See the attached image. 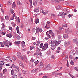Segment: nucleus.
Wrapping results in <instances>:
<instances>
[{
	"label": "nucleus",
	"mask_w": 78,
	"mask_h": 78,
	"mask_svg": "<svg viewBox=\"0 0 78 78\" xmlns=\"http://www.w3.org/2000/svg\"><path fill=\"white\" fill-rule=\"evenodd\" d=\"M46 34L47 36H48L49 38H50L51 36H52V37H54V36H55L53 32L51 30H49V33L48 32H46Z\"/></svg>",
	"instance_id": "obj_1"
},
{
	"label": "nucleus",
	"mask_w": 78,
	"mask_h": 78,
	"mask_svg": "<svg viewBox=\"0 0 78 78\" xmlns=\"http://www.w3.org/2000/svg\"><path fill=\"white\" fill-rule=\"evenodd\" d=\"M61 41L58 40V41H50V44H54L56 46H57L60 44Z\"/></svg>",
	"instance_id": "obj_2"
},
{
	"label": "nucleus",
	"mask_w": 78,
	"mask_h": 78,
	"mask_svg": "<svg viewBox=\"0 0 78 78\" xmlns=\"http://www.w3.org/2000/svg\"><path fill=\"white\" fill-rule=\"evenodd\" d=\"M72 44L70 41H66L64 43V45L65 47H67L68 45H70Z\"/></svg>",
	"instance_id": "obj_3"
},
{
	"label": "nucleus",
	"mask_w": 78,
	"mask_h": 78,
	"mask_svg": "<svg viewBox=\"0 0 78 78\" xmlns=\"http://www.w3.org/2000/svg\"><path fill=\"white\" fill-rule=\"evenodd\" d=\"M48 48V44L47 43H46L44 44L43 47L42 48V49L43 50H45L47 48Z\"/></svg>",
	"instance_id": "obj_4"
},
{
	"label": "nucleus",
	"mask_w": 78,
	"mask_h": 78,
	"mask_svg": "<svg viewBox=\"0 0 78 78\" xmlns=\"http://www.w3.org/2000/svg\"><path fill=\"white\" fill-rule=\"evenodd\" d=\"M5 62L3 61L0 62V71H1L2 69V66L4 65Z\"/></svg>",
	"instance_id": "obj_5"
},
{
	"label": "nucleus",
	"mask_w": 78,
	"mask_h": 78,
	"mask_svg": "<svg viewBox=\"0 0 78 78\" xmlns=\"http://www.w3.org/2000/svg\"><path fill=\"white\" fill-rule=\"evenodd\" d=\"M51 68V65H48L45 67V70H48L50 69Z\"/></svg>",
	"instance_id": "obj_6"
},
{
	"label": "nucleus",
	"mask_w": 78,
	"mask_h": 78,
	"mask_svg": "<svg viewBox=\"0 0 78 78\" xmlns=\"http://www.w3.org/2000/svg\"><path fill=\"white\" fill-rule=\"evenodd\" d=\"M20 58H21L22 60H28L27 59V56L25 55H24L23 56L22 55Z\"/></svg>",
	"instance_id": "obj_7"
},
{
	"label": "nucleus",
	"mask_w": 78,
	"mask_h": 78,
	"mask_svg": "<svg viewBox=\"0 0 78 78\" xmlns=\"http://www.w3.org/2000/svg\"><path fill=\"white\" fill-rule=\"evenodd\" d=\"M3 42L4 43L5 45H6V46H8V44H9V41L8 40L4 41Z\"/></svg>",
	"instance_id": "obj_8"
},
{
	"label": "nucleus",
	"mask_w": 78,
	"mask_h": 78,
	"mask_svg": "<svg viewBox=\"0 0 78 78\" xmlns=\"http://www.w3.org/2000/svg\"><path fill=\"white\" fill-rule=\"evenodd\" d=\"M52 44V45H51V50H53L54 49H55V48H56L55 47V44Z\"/></svg>",
	"instance_id": "obj_9"
},
{
	"label": "nucleus",
	"mask_w": 78,
	"mask_h": 78,
	"mask_svg": "<svg viewBox=\"0 0 78 78\" xmlns=\"http://www.w3.org/2000/svg\"><path fill=\"white\" fill-rule=\"evenodd\" d=\"M66 12H63L62 14L61 15V16L63 18H65V17H66Z\"/></svg>",
	"instance_id": "obj_10"
},
{
	"label": "nucleus",
	"mask_w": 78,
	"mask_h": 78,
	"mask_svg": "<svg viewBox=\"0 0 78 78\" xmlns=\"http://www.w3.org/2000/svg\"><path fill=\"white\" fill-rule=\"evenodd\" d=\"M25 42H24L23 41L21 44V46H22V47L23 48L24 47H25Z\"/></svg>",
	"instance_id": "obj_11"
},
{
	"label": "nucleus",
	"mask_w": 78,
	"mask_h": 78,
	"mask_svg": "<svg viewBox=\"0 0 78 78\" xmlns=\"http://www.w3.org/2000/svg\"><path fill=\"white\" fill-rule=\"evenodd\" d=\"M17 55L19 58H21L22 56H21V53H20V52H17Z\"/></svg>",
	"instance_id": "obj_12"
},
{
	"label": "nucleus",
	"mask_w": 78,
	"mask_h": 78,
	"mask_svg": "<svg viewBox=\"0 0 78 78\" xmlns=\"http://www.w3.org/2000/svg\"><path fill=\"white\" fill-rule=\"evenodd\" d=\"M65 32L66 33H71L72 32V31L66 29L65 30Z\"/></svg>",
	"instance_id": "obj_13"
},
{
	"label": "nucleus",
	"mask_w": 78,
	"mask_h": 78,
	"mask_svg": "<svg viewBox=\"0 0 78 78\" xmlns=\"http://www.w3.org/2000/svg\"><path fill=\"white\" fill-rule=\"evenodd\" d=\"M45 28L46 29L50 28V25L49 24H47L46 25Z\"/></svg>",
	"instance_id": "obj_14"
},
{
	"label": "nucleus",
	"mask_w": 78,
	"mask_h": 78,
	"mask_svg": "<svg viewBox=\"0 0 78 78\" xmlns=\"http://www.w3.org/2000/svg\"><path fill=\"white\" fill-rule=\"evenodd\" d=\"M6 36L9 37V38H11V37H12V35L11 33H9L6 35Z\"/></svg>",
	"instance_id": "obj_15"
},
{
	"label": "nucleus",
	"mask_w": 78,
	"mask_h": 78,
	"mask_svg": "<svg viewBox=\"0 0 78 78\" xmlns=\"http://www.w3.org/2000/svg\"><path fill=\"white\" fill-rule=\"evenodd\" d=\"M39 66L40 68H43V67H44V66L42 64V62H41L40 63V64L39 65Z\"/></svg>",
	"instance_id": "obj_16"
},
{
	"label": "nucleus",
	"mask_w": 78,
	"mask_h": 78,
	"mask_svg": "<svg viewBox=\"0 0 78 78\" xmlns=\"http://www.w3.org/2000/svg\"><path fill=\"white\" fill-rule=\"evenodd\" d=\"M73 43H74V44H77L78 43V41H77V39H73Z\"/></svg>",
	"instance_id": "obj_17"
},
{
	"label": "nucleus",
	"mask_w": 78,
	"mask_h": 78,
	"mask_svg": "<svg viewBox=\"0 0 78 78\" xmlns=\"http://www.w3.org/2000/svg\"><path fill=\"white\" fill-rule=\"evenodd\" d=\"M34 12H39V10L38 9H34Z\"/></svg>",
	"instance_id": "obj_18"
},
{
	"label": "nucleus",
	"mask_w": 78,
	"mask_h": 78,
	"mask_svg": "<svg viewBox=\"0 0 78 78\" xmlns=\"http://www.w3.org/2000/svg\"><path fill=\"white\" fill-rule=\"evenodd\" d=\"M18 62L20 66H21L23 67H24V66H23V64H22V62L21 61H19Z\"/></svg>",
	"instance_id": "obj_19"
},
{
	"label": "nucleus",
	"mask_w": 78,
	"mask_h": 78,
	"mask_svg": "<svg viewBox=\"0 0 78 78\" xmlns=\"http://www.w3.org/2000/svg\"><path fill=\"white\" fill-rule=\"evenodd\" d=\"M61 8V6H56V9L57 10H59V9H60Z\"/></svg>",
	"instance_id": "obj_20"
},
{
	"label": "nucleus",
	"mask_w": 78,
	"mask_h": 78,
	"mask_svg": "<svg viewBox=\"0 0 78 78\" xmlns=\"http://www.w3.org/2000/svg\"><path fill=\"white\" fill-rule=\"evenodd\" d=\"M21 42V41H15L14 42V44L16 45H19L20 44Z\"/></svg>",
	"instance_id": "obj_21"
},
{
	"label": "nucleus",
	"mask_w": 78,
	"mask_h": 78,
	"mask_svg": "<svg viewBox=\"0 0 78 78\" xmlns=\"http://www.w3.org/2000/svg\"><path fill=\"white\" fill-rule=\"evenodd\" d=\"M39 27H37L36 28V33H39Z\"/></svg>",
	"instance_id": "obj_22"
},
{
	"label": "nucleus",
	"mask_w": 78,
	"mask_h": 78,
	"mask_svg": "<svg viewBox=\"0 0 78 78\" xmlns=\"http://www.w3.org/2000/svg\"><path fill=\"white\" fill-rule=\"evenodd\" d=\"M19 71V69L18 67H16L15 69V72H18Z\"/></svg>",
	"instance_id": "obj_23"
},
{
	"label": "nucleus",
	"mask_w": 78,
	"mask_h": 78,
	"mask_svg": "<svg viewBox=\"0 0 78 78\" xmlns=\"http://www.w3.org/2000/svg\"><path fill=\"white\" fill-rule=\"evenodd\" d=\"M39 19H37L35 21V22L36 24H37V23H39Z\"/></svg>",
	"instance_id": "obj_24"
},
{
	"label": "nucleus",
	"mask_w": 78,
	"mask_h": 78,
	"mask_svg": "<svg viewBox=\"0 0 78 78\" xmlns=\"http://www.w3.org/2000/svg\"><path fill=\"white\" fill-rule=\"evenodd\" d=\"M63 37L65 39H67V38H68V35L67 34H64L63 35Z\"/></svg>",
	"instance_id": "obj_25"
},
{
	"label": "nucleus",
	"mask_w": 78,
	"mask_h": 78,
	"mask_svg": "<svg viewBox=\"0 0 78 78\" xmlns=\"http://www.w3.org/2000/svg\"><path fill=\"white\" fill-rule=\"evenodd\" d=\"M38 70H39V68H37L35 69H33L31 72V73H33V72H37V71Z\"/></svg>",
	"instance_id": "obj_26"
},
{
	"label": "nucleus",
	"mask_w": 78,
	"mask_h": 78,
	"mask_svg": "<svg viewBox=\"0 0 78 78\" xmlns=\"http://www.w3.org/2000/svg\"><path fill=\"white\" fill-rule=\"evenodd\" d=\"M41 41H37L36 45H37V47H38L39 45V44H40V43H41Z\"/></svg>",
	"instance_id": "obj_27"
},
{
	"label": "nucleus",
	"mask_w": 78,
	"mask_h": 78,
	"mask_svg": "<svg viewBox=\"0 0 78 78\" xmlns=\"http://www.w3.org/2000/svg\"><path fill=\"white\" fill-rule=\"evenodd\" d=\"M58 41L61 42V35H58Z\"/></svg>",
	"instance_id": "obj_28"
},
{
	"label": "nucleus",
	"mask_w": 78,
	"mask_h": 78,
	"mask_svg": "<svg viewBox=\"0 0 78 78\" xmlns=\"http://www.w3.org/2000/svg\"><path fill=\"white\" fill-rule=\"evenodd\" d=\"M30 50H34V48H35V47H34V46H31L30 47Z\"/></svg>",
	"instance_id": "obj_29"
},
{
	"label": "nucleus",
	"mask_w": 78,
	"mask_h": 78,
	"mask_svg": "<svg viewBox=\"0 0 78 78\" xmlns=\"http://www.w3.org/2000/svg\"><path fill=\"white\" fill-rule=\"evenodd\" d=\"M15 17V13H14L12 16V18H10V20H14V17Z\"/></svg>",
	"instance_id": "obj_30"
},
{
	"label": "nucleus",
	"mask_w": 78,
	"mask_h": 78,
	"mask_svg": "<svg viewBox=\"0 0 78 78\" xmlns=\"http://www.w3.org/2000/svg\"><path fill=\"white\" fill-rule=\"evenodd\" d=\"M5 20H9V16H6L5 17Z\"/></svg>",
	"instance_id": "obj_31"
},
{
	"label": "nucleus",
	"mask_w": 78,
	"mask_h": 78,
	"mask_svg": "<svg viewBox=\"0 0 78 78\" xmlns=\"http://www.w3.org/2000/svg\"><path fill=\"white\" fill-rule=\"evenodd\" d=\"M7 72V69L5 68L3 70V73L4 74Z\"/></svg>",
	"instance_id": "obj_32"
},
{
	"label": "nucleus",
	"mask_w": 78,
	"mask_h": 78,
	"mask_svg": "<svg viewBox=\"0 0 78 78\" xmlns=\"http://www.w3.org/2000/svg\"><path fill=\"white\" fill-rule=\"evenodd\" d=\"M15 7H16V4L15 2H14L12 5V8H15Z\"/></svg>",
	"instance_id": "obj_33"
},
{
	"label": "nucleus",
	"mask_w": 78,
	"mask_h": 78,
	"mask_svg": "<svg viewBox=\"0 0 78 78\" xmlns=\"http://www.w3.org/2000/svg\"><path fill=\"white\" fill-rule=\"evenodd\" d=\"M42 29L41 28H40L39 29V30H38V33H39V32L40 33H42Z\"/></svg>",
	"instance_id": "obj_34"
},
{
	"label": "nucleus",
	"mask_w": 78,
	"mask_h": 78,
	"mask_svg": "<svg viewBox=\"0 0 78 78\" xmlns=\"http://www.w3.org/2000/svg\"><path fill=\"white\" fill-rule=\"evenodd\" d=\"M11 24H12L13 27H15V26H16V24H15L14 22H12L11 23Z\"/></svg>",
	"instance_id": "obj_35"
},
{
	"label": "nucleus",
	"mask_w": 78,
	"mask_h": 78,
	"mask_svg": "<svg viewBox=\"0 0 78 78\" xmlns=\"http://www.w3.org/2000/svg\"><path fill=\"white\" fill-rule=\"evenodd\" d=\"M17 3L18 5H21L22 4L21 3H20V1H18Z\"/></svg>",
	"instance_id": "obj_36"
},
{
	"label": "nucleus",
	"mask_w": 78,
	"mask_h": 78,
	"mask_svg": "<svg viewBox=\"0 0 78 78\" xmlns=\"http://www.w3.org/2000/svg\"><path fill=\"white\" fill-rule=\"evenodd\" d=\"M43 44H44V43H41L40 44V48H42V45H43Z\"/></svg>",
	"instance_id": "obj_37"
},
{
	"label": "nucleus",
	"mask_w": 78,
	"mask_h": 78,
	"mask_svg": "<svg viewBox=\"0 0 78 78\" xmlns=\"http://www.w3.org/2000/svg\"><path fill=\"white\" fill-rule=\"evenodd\" d=\"M17 78V76L16 74H14L12 76V78Z\"/></svg>",
	"instance_id": "obj_38"
},
{
	"label": "nucleus",
	"mask_w": 78,
	"mask_h": 78,
	"mask_svg": "<svg viewBox=\"0 0 78 78\" xmlns=\"http://www.w3.org/2000/svg\"><path fill=\"white\" fill-rule=\"evenodd\" d=\"M10 11H11V14H14V10L11 9L10 10Z\"/></svg>",
	"instance_id": "obj_39"
},
{
	"label": "nucleus",
	"mask_w": 78,
	"mask_h": 78,
	"mask_svg": "<svg viewBox=\"0 0 78 78\" xmlns=\"http://www.w3.org/2000/svg\"><path fill=\"white\" fill-rule=\"evenodd\" d=\"M62 27H67V25L66 24H64L62 25Z\"/></svg>",
	"instance_id": "obj_40"
},
{
	"label": "nucleus",
	"mask_w": 78,
	"mask_h": 78,
	"mask_svg": "<svg viewBox=\"0 0 78 78\" xmlns=\"http://www.w3.org/2000/svg\"><path fill=\"white\" fill-rule=\"evenodd\" d=\"M34 62L35 66H36L39 63V61L37 60L36 61H35Z\"/></svg>",
	"instance_id": "obj_41"
},
{
	"label": "nucleus",
	"mask_w": 78,
	"mask_h": 78,
	"mask_svg": "<svg viewBox=\"0 0 78 78\" xmlns=\"http://www.w3.org/2000/svg\"><path fill=\"white\" fill-rule=\"evenodd\" d=\"M77 59H78V58L77 57H76L74 59V61H76Z\"/></svg>",
	"instance_id": "obj_42"
},
{
	"label": "nucleus",
	"mask_w": 78,
	"mask_h": 78,
	"mask_svg": "<svg viewBox=\"0 0 78 78\" xmlns=\"http://www.w3.org/2000/svg\"><path fill=\"white\" fill-rule=\"evenodd\" d=\"M37 4V2H36V1H34V3H33V5L34 6H36V5Z\"/></svg>",
	"instance_id": "obj_43"
},
{
	"label": "nucleus",
	"mask_w": 78,
	"mask_h": 78,
	"mask_svg": "<svg viewBox=\"0 0 78 78\" xmlns=\"http://www.w3.org/2000/svg\"><path fill=\"white\" fill-rule=\"evenodd\" d=\"M9 30H11V31H12V27L11 26H9Z\"/></svg>",
	"instance_id": "obj_44"
},
{
	"label": "nucleus",
	"mask_w": 78,
	"mask_h": 78,
	"mask_svg": "<svg viewBox=\"0 0 78 78\" xmlns=\"http://www.w3.org/2000/svg\"><path fill=\"white\" fill-rule=\"evenodd\" d=\"M14 70L13 69H12L11 71V74L13 75L14 74Z\"/></svg>",
	"instance_id": "obj_45"
},
{
	"label": "nucleus",
	"mask_w": 78,
	"mask_h": 78,
	"mask_svg": "<svg viewBox=\"0 0 78 78\" xmlns=\"http://www.w3.org/2000/svg\"><path fill=\"white\" fill-rule=\"evenodd\" d=\"M56 74H57V72H54L52 73V74L53 75H56Z\"/></svg>",
	"instance_id": "obj_46"
},
{
	"label": "nucleus",
	"mask_w": 78,
	"mask_h": 78,
	"mask_svg": "<svg viewBox=\"0 0 78 78\" xmlns=\"http://www.w3.org/2000/svg\"><path fill=\"white\" fill-rule=\"evenodd\" d=\"M0 77H1V78L3 77V74L0 73Z\"/></svg>",
	"instance_id": "obj_47"
},
{
	"label": "nucleus",
	"mask_w": 78,
	"mask_h": 78,
	"mask_svg": "<svg viewBox=\"0 0 78 78\" xmlns=\"http://www.w3.org/2000/svg\"><path fill=\"white\" fill-rule=\"evenodd\" d=\"M21 38L20 37V36H18L16 37V39H18V40H19V39H20Z\"/></svg>",
	"instance_id": "obj_48"
},
{
	"label": "nucleus",
	"mask_w": 78,
	"mask_h": 78,
	"mask_svg": "<svg viewBox=\"0 0 78 78\" xmlns=\"http://www.w3.org/2000/svg\"><path fill=\"white\" fill-rule=\"evenodd\" d=\"M65 4L66 6H68V5H69V2H67L65 3Z\"/></svg>",
	"instance_id": "obj_49"
},
{
	"label": "nucleus",
	"mask_w": 78,
	"mask_h": 78,
	"mask_svg": "<svg viewBox=\"0 0 78 78\" xmlns=\"http://www.w3.org/2000/svg\"><path fill=\"white\" fill-rule=\"evenodd\" d=\"M70 64L71 65H74V62L73 61L71 60L70 62Z\"/></svg>",
	"instance_id": "obj_50"
},
{
	"label": "nucleus",
	"mask_w": 78,
	"mask_h": 78,
	"mask_svg": "<svg viewBox=\"0 0 78 78\" xmlns=\"http://www.w3.org/2000/svg\"><path fill=\"white\" fill-rule=\"evenodd\" d=\"M12 60H13V61H16V58H15L14 56L12 57Z\"/></svg>",
	"instance_id": "obj_51"
},
{
	"label": "nucleus",
	"mask_w": 78,
	"mask_h": 78,
	"mask_svg": "<svg viewBox=\"0 0 78 78\" xmlns=\"http://www.w3.org/2000/svg\"><path fill=\"white\" fill-rule=\"evenodd\" d=\"M67 9H68L67 8L63 9V11H67Z\"/></svg>",
	"instance_id": "obj_52"
},
{
	"label": "nucleus",
	"mask_w": 78,
	"mask_h": 78,
	"mask_svg": "<svg viewBox=\"0 0 78 78\" xmlns=\"http://www.w3.org/2000/svg\"><path fill=\"white\" fill-rule=\"evenodd\" d=\"M74 69L76 70V71H78V68L76 67L74 68Z\"/></svg>",
	"instance_id": "obj_53"
},
{
	"label": "nucleus",
	"mask_w": 78,
	"mask_h": 78,
	"mask_svg": "<svg viewBox=\"0 0 78 78\" xmlns=\"http://www.w3.org/2000/svg\"><path fill=\"white\" fill-rule=\"evenodd\" d=\"M5 25H4V23H2V28H5Z\"/></svg>",
	"instance_id": "obj_54"
},
{
	"label": "nucleus",
	"mask_w": 78,
	"mask_h": 78,
	"mask_svg": "<svg viewBox=\"0 0 78 78\" xmlns=\"http://www.w3.org/2000/svg\"><path fill=\"white\" fill-rule=\"evenodd\" d=\"M15 67V65L14 64H13L11 66V68H14Z\"/></svg>",
	"instance_id": "obj_55"
},
{
	"label": "nucleus",
	"mask_w": 78,
	"mask_h": 78,
	"mask_svg": "<svg viewBox=\"0 0 78 78\" xmlns=\"http://www.w3.org/2000/svg\"><path fill=\"white\" fill-rule=\"evenodd\" d=\"M42 12L44 15H45L46 14V13L44 12L43 10H42Z\"/></svg>",
	"instance_id": "obj_56"
},
{
	"label": "nucleus",
	"mask_w": 78,
	"mask_h": 78,
	"mask_svg": "<svg viewBox=\"0 0 78 78\" xmlns=\"http://www.w3.org/2000/svg\"><path fill=\"white\" fill-rule=\"evenodd\" d=\"M22 73H23V74H25L26 73V71H25L24 70H23L22 71Z\"/></svg>",
	"instance_id": "obj_57"
},
{
	"label": "nucleus",
	"mask_w": 78,
	"mask_h": 78,
	"mask_svg": "<svg viewBox=\"0 0 78 78\" xmlns=\"http://www.w3.org/2000/svg\"><path fill=\"white\" fill-rule=\"evenodd\" d=\"M34 59L33 58V59H32L30 60V61L31 62H34Z\"/></svg>",
	"instance_id": "obj_58"
},
{
	"label": "nucleus",
	"mask_w": 78,
	"mask_h": 78,
	"mask_svg": "<svg viewBox=\"0 0 78 78\" xmlns=\"http://www.w3.org/2000/svg\"><path fill=\"white\" fill-rule=\"evenodd\" d=\"M51 58L52 59H55V56H54V55H52L51 56Z\"/></svg>",
	"instance_id": "obj_59"
},
{
	"label": "nucleus",
	"mask_w": 78,
	"mask_h": 78,
	"mask_svg": "<svg viewBox=\"0 0 78 78\" xmlns=\"http://www.w3.org/2000/svg\"><path fill=\"white\" fill-rule=\"evenodd\" d=\"M1 10L2 13V14H4V10H3L2 9H1Z\"/></svg>",
	"instance_id": "obj_60"
},
{
	"label": "nucleus",
	"mask_w": 78,
	"mask_h": 78,
	"mask_svg": "<svg viewBox=\"0 0 78 78\" xmlns=\"http://www.w3.org/2000/svg\"><path fill=\"white\" fill-rule=\"evenodd\" d=\"M56 53H59V50L57 49V50L56 51Z\"/></svg>",
	"instance_id": "obj_61"
},
{
	"label": "nucleus",
	"mask_w": 78,
	"mask_h": 78,
	"mask_svg": "<svg viewBox=\"0 0 78 78\" xmlns=\"http://www.w3.org/2000/svg\"><path fill=\"white\" fill-rule=\"evenodd\" d=\"M68 17L69 18H70V17H72V15H71V14H69Z\"/></svg>",
	"instance_id": "obj_62"
},
{
	"label": "nucleus",
	"mask_w": 78,
	"mask_h": 78,
	"mask_svg": "<svg viewBox=\"0 0 78 78\" xmlns=\"http://www.w3.org/2000/svg\"><path fill=\"white\" fill-rule=\"evenodd\" d=\"M8 5H11V2H9V1L8 2Z\"/></svg>",
	"instance_id": "obj_63"
},
{
	"label": "nucleus",
	"mask_w": 78,
	"mask_h": 78,
	"mask_svg": "<svg viewBox=\"0 0 78 78\" xmlns=\"http://www.w3.org/2000/svg\"><path fill=\"white\" fill-rule=\"evenodd\" d=\"M47 76H44L42 77V78H47Z\"/></svg>",
	"instance_id": "obj_64"
}]
</instances>
